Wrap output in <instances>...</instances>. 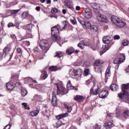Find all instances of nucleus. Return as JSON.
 I'll return each mask as SVG.
<instances>
[{"label":"nucleus","instance_id":"nucleus-1","mask_svg":"<svg viewBox=\"0 0 129 129\" xmlns=\"http://www.w3.org/2000/svg\"><path fill=\"white\" fill-rule=\"evenodd\" d=\"M66 26H67V24H65L64 26L61 28L60 25H57L51 28V35L52 36V39L54 42H59V41H61V39H60V37H59V36L57 35L59 34V31H62L64 30V29H65Z\"/></svg>","mask_w":129,"mask_h":129},{"label":"nucleus","instance_id":"nucleus-2","mask_svg":"<svg viewBox=\"0 0 129 129\" xmlns=\"http://www.w3.org/2000/svg\"><path fill=\"white\" fill-rule=\"evenodd\" d=\"M121 87L122 91L118 94V96L120 99H123V98H126L128 96V92H127L126 90L129 88V84H122Z\"/></svg>","mask_w":129,"mask_h":129},{"label":"nucleus","instance_id":"nucleus-3","mask_svg":"<svg viewBox=\"0 0 129 129\" xmlns=\"http://www.w3.org/2000/svg\"><path fill=\"white\" fill-rule=\"evenodd\" d=\"M111 22L119 28H123L126 25L125 22H123L122 20L116 16L111 17Z\"/></svg>","mask_w":129,"mask_h":129},{"label":"nucleus","instance_id":"nucleus-4","mask_svg":"<svg viewBox=\"0 0 129 129\" xmlns=\"http://www.w3.org/2000/svg\"><path fill=\"white\" fill-rule=\"evenodd\" d=\"M55 85L57 87V95H60V94H67V91H66L65 87L63 86L61 82L56 83Z\"/></svg>","mask_w":129,"mask_h":129},{"label":"nucleus","instance_id":"nucleus-5","mask_svg":"<svg viewBox=\"0 0 129 129\" xmlns=\"http://www.w3.org/2000/svg\"><path fill=\"white\" fill-rule=\"evenodd\" d=\"M120 56L122 57L115 58L114 60V66L115 69H118L119 63H122V62H124V60H125V55H124V54L121 53Z\"/></svg>","mask_w":129,"mask_h":129},{"label":"nucleus","instance_id":"nucleus-6","mask_svg":"<svg viewBox=\"0 0 129 129\" xmlns=\"http://www.w3.org/2000/svg\"><path fill=\"white\" fill-rule=\"evenodd\" d=\"M40 48L44 52H46L49 50V42L46 40H41L39 43Z\"/></svg>","mask_w":129,"mask_h":129},{"label":"nucleus","instance_id":"nucleus-7","mask_svg":"<svg viewBox=\"0 0 129 129\" xmlns=\"http://www.w3.org/2000/svg\"><path fill=\"white\" fill-rule=\"evenodd\" d=\"M69 75L71 77H81L82 75V70L81 69H72L69 71Z\"/></svg>","mask_w":129,"mask_h":129},{"label":"nucleus","instance_id":"nucleus-8","mask_svg":"<svg viewBox=\"0 0 129 129\" xmlns=\"http://www.w3.org/2000/svg\"><path fill=\"white\" fill-rule=\"evenodd\" d=\"M97 20L99 22H102V23H109L108 19L106 18L104 15L100 13L97 15Z\"/></svg>","mask_w":129,"mask_h":129},{"label":"nucleus","instance_id":"nucleus-9","mask_svg":"<svg viewBox=\"0 0 129 129\" xmlns=\"http://www.w3.org/2000/svg\"><path fill=\"white\" fill-rule=\"evenodd\" d=\"M100 91V89H99V87L98 85L96 84L95 83H94V86L93 88L91 89V94H93V95H97L99 92Z\"/></svg>","mask_w":129,"mask_h":129},{"label":"nucleus","instance_id":"nucleus-10","mask_svg":"<svg viewBox=\"0 0 129 129\" xmlns=\"http://www.w3.org/2000/svg\"><path fill=\"white\" fill-rule=\"evenodd\" d=\"M84 17L86 19H91L92 18V12L89 9H86L84 14Z\"/></svg>","mask_w":129,"mask_h":129},{"label":"nucleus","instance_id":"nucleus-11","mask_svg":"<svg viewBox=\"0 0 129 129\" xmlns=\"http://www.w3.org/2000/svg\"><path fill=\"white\" fill-rule=\"evenodd\" d=\"M108 95V92L106 90L101 91L99 94L100 98H105Z\"/></svg>","mask_w":129,"mask_h":129},{"label":"nucleus","instance_id":"nucleus-12","mask_svg":"<svg viewBox=\"0 0 129 129\" xmlns=\"http://www.w3.org/2000/svg\"><path fill=\"white\" fill-rule=\"evenodd\" d=\"M111 41H112V39H111V37L109 36H105L103 38V42L104 43V44H110Z\"/></svg>","mask_w":129,"mask_h":129},{"label":"nucleus","instance_id":"nucleus-13","mask_svg":"<svg viewBox=\"0 0 129 129\" xmlns=\"http://www.w3.org/2000/svg\"><path fill=\"white\" fill-rule=\"evenodd\" d=\"M51 103L53 105V106H55V105L57 104V98L56 97V93H55V92H52V98L51 100Z\"/></svg>","mask_w":129,"mask_h":129},{"label":"nucleus","instance_id":"nucleus-14","mask_svg":"<svg viewBox=\"0 0 129 129\" xmlns=\"http://www.w3.org/2000/svg\"><path fill=\"white\" fill-rule=\"evenodd\" d=\"M25 83H37V81L35 80H32L31 78H25L24 79Z\"/></svg>","mask_w":129,"mask_h":129},{"label":"nucleus","instance_id":"nucleus-15","mask_svg":"<svg viewBox=\"0 0 129 129\" xmlns=\"http://www.w3.org/2000/svg\"><path fill=\"white\" fill-rule=\"evenodd\" d=\"M104 127L107 129H110L112 127H113L114 126V124L112 123L111 122H106L104 124Z\"/></svg>","mask_w":129,"mask_h":129},{"label":"nucleus","instance_id":"nucleus-16","mask_svg":"<svg viewBox=\"0 0 129 129\" xmlns=\"http://www.w3.org/2000/svg\"><path fill=\"white\" fill-rule=\"evenodd\" d=\"M6 87L9 91H11V90H13L15 88V86L13 84H11V82H9L7 83Z\"/></svg>","mask_w":129,"mask_h":129},{"label":"nucleus","instance_id":"nucleus-17","mask_svg":"<svg viewBox=\"0 0 129 129\" xmlns=\"http://www.w3.org/2000/svg\"><path fill=\"white\" fill-rule=\"evenodd\" d=\"M109 49V46L108 45H106L104 46H103L101 49V55L102 54H104V53H105L107 50Z\"/></svg>","mask_w":129,"mask_h":129},{"label":"nucleus","instance_id":"nucleus-18","mask_svg":"<svg viewBox=\"0 0 129 129\" xmlns=\"http://www.w3.org/2000/svg\"><path fill=\"white\" fill-rule=\"evenodd\" d=\"M67 86L68 88V89H74L75 90H78V89H77V88H74V86H72V84H71V81H69Z\"/></svg>","mask_w":129,"mask_h":129},{"label":"nucleus","instance_id":"nucleus-19","mask_svg":"<svg viewBox=\"0 0 129 129\" xmlns=\"http://www.w3.org/2000/svg\"><path fill=\"white\" fill-rule=\"evenodd\" d=\"M75 100L76 101H79V102H81L84 100V97L82 96L77 95L75 98Z\"/></svg>","mask_w":129,"mask_h":129},{"label":"nucleus","instance_id":"nucleus-20","mask_svg":"<svg viewBox=\"0 0 129 129\" xmlns=\"http://www.w3.org/2000/svg\"><path fill=\"white\" fill-rule=\"evenodd\" d=\"M39 112H40V111L38 110H34V111H31L29 114L30 115H31V116H32V117H34L35 116H37V115L39 114Z\"/></svg>","mask_w":129,"mask_h":129},{"label":"nucleus","instance_id":"nucleus-21","mask_svg":"<svg viewBox=\"0 0 129 129\" xmlns=\"http://www.w3.org/2000/svg\"><path fill=\"white\" fill-rule=\"evenodd\" d=\"M65 6L68 8V9H71V10H73V4L72 2L69 1L65 5Z\"/></svg>","mask_w":129,"mask_h":129},{"label":"nucleus","instance_id":"nucleus-22","mask_svg":"<svg viewBox=\"0 0 129 129\" xmlns=\"http://www.w3.org/2000/svg\"><path fill=\"white\" fill-rule=\"evenodd\" d=\"M111 75V73H110V67H108L106 71L105 77L107 79H108V77H109Z\"/></svg>","mask_w":129,"mask_h":129},{"label":"nucleus","instance_id":"nucleus-23","mask_svg":"<svg viewBox=\"0 0 129 129\" xmlns=\"http://www.w3.org/2000/svg\"><path fill=\"white\" fill-rule=\"evenodd\" d=\"M68 116V113H62L57 116V119H62L63 117H67Z\"/></svg>","mask_w":129,"mask_h":129},{"label":"nucleus","instance_id":"nucleus-24","mask_svg":"<svg viewBox=\"0 0 129 129\" xmlns=\"http://www.w3.org/2000/svg\"><path fill=\"white\" fill-rule=\"evenodd\" d=\"M90 6L93 9L95 10H98L99 9V5L96 3H92L90 4Z\"/></svg>","mask_w":129,"mask_h":129},{"label":"nucleus","instance_id":"nucleus-25","mask_svg":"<svg viewBox=\"0 0 129 129\" xmlns=\"http://www.w3.org/2000/svg\"><path fill=\"white\" fill-rule=\"evenodd\" d=\"M111 90H117L118 89V86L115 84H113L110 86Z\"/></svg>","mask_w":129,"mask_h":129},{"label":"nucleus","instance_id":"nucleus-26","mask_svg":"<svg viewBox=\"0 0 129 129\" xmlns=\"http://www.w3.org/2000/svg\"><path fill=\"white\" fill-rule=\"evenodd\" d=\"M42 77L43 80H45V79H46V78L48 77V74H47L46 71H42Z\"/></svg>","mask_w":129,"mask_h":129},{"label":"nucleus","instance_id":"nucleus-27","mask_svg":"<svg viewBox=\"0 0 129 129\" xmlns=\"http://www.w3.org/2000/svg\"><path fill=\"white\" fill-rule=\"evenodd\" d=\"M90 30H91L92 32H97L98 31V28L96 26H91V28H90Z\"/></svg>","mask_w":129,"mask_h":129},{"label":"nucleus","instance_id":"nucleus-28","mask_svg":"<svg viewBox=\"0 0 129 129\" xmlns=\"http://www.w3.org/2000/svg\"><path fill=\"white\" fill-rule=\"evenodd\" d=\"M64 106L66 109L68 110V112H71L72 111V107L71 106H68L67 104H64Z\"/></svg>","mask_w":129,"mask_h":129},{"label":"nucleus","instance_id":"nucleus-29","mask_svg":"<svg viewBox=\"0 0 129 129\" xmlns=\"http://www.w3.org/2000/svg\"><path fill=\"white\" fill-rule=\"evenodd\" d=\"M29 12H24L22 13V18L23 19H26V18H28V17H29Z\"/></svg>","mask_w":129,"mask_h":129},{"label":"nucleus","instance_id":"nucleus-30","mask_svg":"<svg viewBox=\"0 0 129 129\" xmlns=\"http://www.w3.org/2000/svg\"><path fill=\"white\" fill-rule=\"evenodd\" d=\"M84 28H87L88 29H90L91 27V23L89 22H87L85 23V25L83 26Z\"/></svg>","mask_w":129,"mask_h":129},{"label":"nucleus","instance_id":"nucleus-31","mask_svg":"<svg viewBox=\"0 0 129 129\" xmlns=\"http://www.w3.org/2000/svg\"><path fill=\"white\" fill-rule=\"evenodd\" d=\"M103 62L99 59H98L95 61L94 63V66H99L100 65H101Z\"/></svg>","mask_w":129,"mask_h":129},{"label":"nucleus","instance_id":"nucleus-32","mask_svg":"<svg viewBox=\"0 0 129 129\" xmlns=\"http://www.w3.org/2000/svg\"><path fill=\"white\" fill-rule=\"evenodd\" d=\"M22 96L25 97L28 94V91L25 89H22L21 90Z\"/></svg>","mask_w":129,"mask_h":129},{"label":"nucleus","instance_id":"nucleus-33","mask_svg":"<svg viewBox=\"0 0 129 129\" xmlns=\"http://www.w3.org/2000/svg\"><path fill=\"white\" fill-rule=\"evenodd\" d=\"M34 99L35 100H38V101H40V100H42V96L39 95H35L34 96Z\"/></svg>","mask_w":129,"mask_h":129},{"label":"nucleus","instance_id":"nucleus-34","mask_svg":"<svg viewBox=\"0 0 129 129\" xmlns=\"http://www.w3.org/2000/svg\"><path fill=\"white\" fill-rule=\"evenodd\" d=\"M74 51V48H71L67 50L66 52L69 55H71V54H73Z\"/></svg>","mask_w":129,"mask_h":129},{"label":"nucleus","instance_id":"nucleus-35","mask_svg":"<svg viewBox=\"0 0 129 129\" xmlns=\"http://www.w3.org/2000/svg\"><path fill=\"white\" fill-rule=\"evenodd\" d=\"M63 53L61 51L57 52L56 55H55L54 57H59V58H61V57L63 56Z\"/></svg>","mask_w":129,"mask_h":129},{"label":"nucleus","instance_id":"nucleus-36","mask_svg":"<svg viewBox=\"0 0 129 129\" xmlns=\"http://www.w3.org/2000/svg\"><path fill=\"white\" fill-rule=\"evenodd\" d=\"M10 51H11V48L9 47H6L4 49L3 51L5 54H8L9 53H10Z\"/></svg>","mask_w":129,"mask_h":129},{"label":"nucleus","instance_id":"nucleus-37","mask_svg":"<svg viewBox=\"0 0 129 129\" xmlns=\"http://www.w3.org/2000/svg\"><path fill=\"white\" fill-rule=\"evenodd\" d=\"M22 105H23L25 107V109L30 110V107L28 106V104L27 103H22Z\"/></svg>","mask_w":129,"mask_h":129},{"label":"nucleus","instance_id":"nucleus-38","mask_svg":"<svg viewBox=\"0 0 129 129\" xmlns=\"http://www.w3.org/2000/svg\"><path fill=\"white\" fill-rule=\"evenodd\" d=\"M121 44L123 46H127L128 45V41L125 39L122 41Z\"/></svg>","mask_w":129,"mask_h":129},{"label":"nucleus","instance_id":"nucleus-39","mask_svg":"<svg viewBox=\"0 0 129 129\" xmlns=\"http://www.w3.org/2000/svg\"><path fill=\"white\" fill-rule=\"evenodd\" d=\"M94 69L95 72L98 73V72H100V68L98 66H94Z\"/></svg>","mask_w":129,"mask_h":129},{"label":"nucleus","instance_id":"nucleus-40","mask_svg":"<svg viewBox=\"0 0 129 129\" xmlns=\"http://www.w3.org/2000/svg\"><path fill=\"white\" fill-rule=\"evenodd\" d=\"M58 68H57V67L56 66H52L49 67V70L50 71H56V70H57Z\"/></svg>","mask_w":129,"mask_h":129},{"label":"nucleus","instance_id":"nucleus-41","mask_svg":"<svg viewBox=\"0 0 129 129\" xmlns=\"http://www.w3.org/2000/svg\"><path fill=\"white\" fill-rule=\"evenodd\" d=\"M123 116L124 117H128L129 116V111L128 110H126L124 111V113L123 114Z\"/></svg>","mask_w":129,"mask_h":129},{"label":"nucleus","instance_id":"nucleus-42","mask_svg":"<svg viewBox=\"0 0 129 129\" xmlns=\"http://www.w3.org/2000/svg\"><path fill=\"white\" fill-rule=\"evenodd\" d=\"M89 69H87L85 70L84 73V76H87V75H89Z\"/></svg>","mask_w":129,"mask_h":129},{"label":"nucleus","instance_id":"nucleus-43","mask_svg":"<svg viewBox=\"0 0 129 129\" xmlns=\"http://www.w3.org/2000/svg\"><path fill=\"white\" fill-rule=\"evenodd\" d=\"M26 28L27 30H28L29 32H32V27L31 26V25H30V24L26 25Z\"/></svg>","mask_w":129,"mask_h":129},{"label":"nucleus","instance_id":"nucleus-44","mask_svg":"<svg viewBox=\"0 0 129 129\" xmlns=\"http://www.w3.org/2000/svg\"><path fill=\"white\" fill-rule=\"evenodd\" d=\"M62 121H60L59 122H57L56 123V127H59V126H61V125H62Z\"/></svg>","mask_w":129,"mask_h":129},{"label":"nucleus","instance_id":"nucleus-45","mask_svg":"<svg viewBox=\"0 0 129 129\" xmlns=\"http://www.w3.org/2000/svg\"><path fill=\"white\" fill-rule=\"evenodd\" d=\"M101 127V125L98 124H95L93 126L94 129H100Z\"/></svg>","mask_w":129,"mask_h":129},{"label":"nucleus","instance_id":"nucleus-46","mask_svg":"<svg viewBox=\"0 0 129 129\" xmlns=\"http://www.w3.org/2000/svg\"><path fill=\"white\" fill-rule=\"evenodd\" d=\"M15 26H16V25H15V24L11 22V23H9L8 24V28H11V27H15Z\"/></svg>","mask_w":129,"mask_h":129},{"label":"nucleus","instance_id":"nucleus-47","mask_svg":"<svg viewBox=\"0 0 129 129\" xmlns=\"http://www.w3.org/2000/svg\"><path fill=\"white\" fill-rule=\"evenodd\" d=\"M57 12H58V9H57L56 8H53L51 10V13H52V14H56V13H57Z\"/></svg>","mask_w":129,"mask_h":129},{"label":"nucleus","instance_id":"nucleus-48","mask_svg":"<svg viewBox=\"0 0 129 129\" xmlns=\"http://www.w3.org/2000/svg\"><path fill=\"white\" fill-rule=\"evenodd\" d=\"M26 37L27 38H33V35H32V34H31V33H27L26 34Z\"/></svg>","mask_w":129,"mask_h":129},{"label":"nucleus","instance_id":"nucleus-49","mask_svg":"<svg viewBox=\"0 0 129 129\" xmlns=\"http://www.w3.org/2000/svg\"><path fill=\"white\" fill-rule=\"evenodd\" d=\"M19 12H20V10H12L11 11V13H12V14H18V13H19Z\"/></svg>","mask_w":129,"mask_h":129},{"label":"nucleus","instance_id":"nucleus-50","mask_svg":"<svg viewBox=\"0 0 129 129\" xmlns=\"http://www.w3.org/2000/svg\"><path fill=\"white\" fill-rule=\"evenodd\" d=\"M120 39V37L118 35H116L114 36V40H119Z\"/></svg>","mask_w":129,"mask_h":129},{"label":"nucleus","instance_id":"nucleus-51","mask_svg":"<svg viewBox=\"0 0 129 129\" xmlns=\"http://www.w3.org/2000/svg\"><path fill=\"white\" fill-rule=\"evenodd\" d=\"M74 66L77 67L78 66H81V63L79 62H75L73 63Z\"/></svg>","mask_w":129,"mask_h":129},{"label":"nucleus","instance_id":"nucleus-52","mask_svg":"<svg viewBox=\"0 0 129 129\" xmlns=\"http://www.w3.org/2000/svg\"><path fill=\"white\" fill-rule=\"evenodd\" d=\"M11 126H12L11 124H8L6 126L5 129H11Z\"/></svg>","mask_w":129,"mask_h":129},{"label":"nucleus","instance_id":"nucleus-53","mask_svg":"<svg viewBox=\"0 0 129 129\" xmlns=\"http://www.w3.org/2000/svg\"><path fill=\"white\" fill-rule=\"evenodd\" d=\"M85 46H88V47H91V44H90V43L87 42H85Z\"/></svg>","mask_w":129,"mask_h":129},{"label":"nucleus","instance_id":"nucleus-54","mask_svg":"<svg viewBox=\"0 0 129 129\" xmlns=\"http://www.w3.org/2000/svg\"><path fill=\"white\" fill-rule=\"evenodd\" d=\"M79 22L80 23V24L81 25H82L83 27V26H84V25L85 24V22H84V21H81V20H79Z\"/></svg>","mask_w":129,"mask_h":129},{"label":"nucleus","instance_id":"nucleus-55","mask_svg":"<svg viewBox=\"0 0 129 129\" xmlns=\"http://www.w3.org/2000/svg\"><path fill=\"white\" fill-rule=\"evenodd\" d=\"M35 9L37 11V12H40V11H41V7L38 6L36 7Z\"/></svg>","mask_w":129,"mask_h":129},{"label":"nucleus","instance_id":"nucleus-56","mask_svg":"<svg viewBox=\"0 0 129 129\" xmlns=\"http://www.w3.org/2000/svg\"><path fill=\"white\" fill-rule=\"evenodd\" d=\"M17 52H18V53H21V52H22V48L18 47L17 48Z\"/></svg>","mask_w":129,"mask_h":129},{"label":"nucleus","instance_id":"nucleus-57","mask_svg":"<svg viewBox=\"0 0 129 129\" xmlns=\"http://www.w3.org/2000/svg\"><path fill=\"white\" fill-rule=\"evenodd\" d=\"M71 22H72V23L73 25H76V20H73L71 21Z\"/></svg>","mask_w":129,"mask_h":129},{"label":"nucleus","instance_id":"nucleus-58","mask_svg":"<svg viewBox=\"0 0 129 129\" xmlns=\"http://www.w3.org/2000/svg\"><path fill=\"white\" fill-rule=\"evenodd\" d=\"M121 114L120 113V112H117V113H116V115H117V117H119V116H120V115H121Z\"/></svg>","mask_w":129,"mask_h":129},{"label":"nucleus","instance_id":"nucleus-59","mask_svg":"<svg viewBox=\"0 0 129 129\" xmlns=\"http://www.w3.org/2000/svg\"><path fill=\"white\" fill-rule=\"evenodd\" d=\"M76 11H80V7L79 6H76Z\"/></svg>","mask_w":129,"mask_h":129},{"label":"nucleus","instance_id":"nucleus-60","mask_svg":"<svg viewBox=\"0 0 129 129\" xmlns=\"http://www.w3.org/2000/svg\"><path fill=\"white\" fill-rule=\"evenodd\" d=\"M46 3L47 5H50L51 4V0H46Z\"/></svg>","mask_w":129,"mask_h":129},{"label":"nucleus","instance_id":"nucleus-61","mask_svg":"<svg viewBox=\"0 0 129 129\" xmlns=\"http://www.w3.org/2000/svg\"><path fill=\"white\" fill-rule=\"evenodd\" d=\"M86 83L87 84V85H89V84H90V80H88L86 82Z\"/></svg>","mask_w":129,"mask_h":129},{"label":"nucleus","instance_id":"nucleus-62","mask_svg":"<svg viewBox=\"0 0 129 129\" xmlns=\"http://www.w3.org/2000/svg\"><path fill=\"white\" fill-rule=\"evenodd\" d=\"M78 46L80 48H81V49H82V44H81V43H79L78 44Z\"/></svg>","mask_w":129,"mask_h":129},{"label":"nucleus","instance_id":"nucleus-63","mask_svg":"<svg viewBox=\"0 0 129 129\" xmlns=\"http://www.w3.org/2000/svg\"><path fill=\"white\" fill-rule=\"evenodd\" d=\"M82 44H83V45H84V46H85V41H84V40H82Z\"/></svg>","mask_w":129,"mask_h":129},{"label":"nucleus","instance_id":"nucleus-64","mask_svg":"<svg viewBox=\"0 0 129 129\" xmlns=\"http://www.w3.org/2000/svg\"><path fill=\"white\" fill-rule=\"evenodd\" d=\"M62 13L64 14H66V10L63 9L62 10Z\"/></svg>","mask_w":129,"mask_h":129}]
</instances>
